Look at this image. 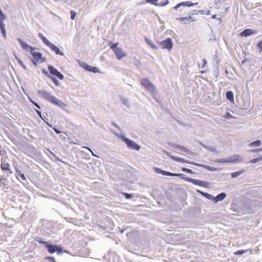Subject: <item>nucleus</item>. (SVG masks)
<instances>
[{
  "label": "nucleus",
  "mask_w": 262,
  "mask_h": 262,
  "mask_svg": "<svg viewBox=\"0 0 262 262\" xmlns=\"http://www.w3.org/2000/svg\"><path fill=\"white\" fill-rule=\"evenodd\" d=\"M145 40L146 42V43L149 45L151 48L154 49H157V47L156 45L154 43V42L149 39L147 38V37L145 38Z\"/></svg>",
  "instance_id": "28"
},
{
  "label": "nucleus",
  "mask_w": 262,
  "mask_h": 262,
  "mask_svg": "<svg viewBox=\"0 0 262 262\" xmlns=\"http://www.w3.org/2000/svg\"><path fill=\"white\" fill-rule=\"evenodd\" d=\"M260 160H262V156H260L258 158H255V159H252L250 162L251 163H255Z\"/></svg>",
  "instance_id": "35"
},
{
  "label": "nucleus",
  "mask_w": 262,
  "mask_h": 262,
  "mask_svg": "<svg viewBox=\"0 0 262 262\" xmlns=\"http://www.w3.org/2000/svg\"><path fill=\"white\" fill-rule=\"evenodd\" d=\"M245 171L244 170H240L238 171H236L232 173L231 174V177L232 178H235L241 175L242 173H243Z\"/></svg>",
  "instance_id": "32"
},
{
  "label": "nucleus",
  "mask_w": 262,
  "mask_h": 262,
  "mask_svg": "<svg viewBox=\"0 0 262 262\" xmlns=\"http://www.w3.org/2000/svg\"><path fill=\"white\" fill-rule=\"evenodd\" d=\"M48 69L51 74L57 77L59 79L62 80L64 78L63 75L53 66L49 65Z\"/></svg>",
  "instance_id": "11"
},
{
  "label": "nucleus",
  "mask_w": 262,
  "mask_h": 262,
  "mask_svg": "<svg viewBox=\"0 0 262 262\" xmlns=\"http://www.w3.org/2000/svg\"><path fill=\"white\" fill-rule=\"evenodd\" d=\"M97 183H98V182H97L95 181V182H94V183H93V185H94V186H95L96 184H97Z\"/></svg>",
  "instance_id": "57"
},
{
  "label": "nucleus",
  "mask_w": 262,
  "mask_h": 262,
  "mask_svg": "<svg viewBox=\"0 0 262 262\" xmlns=\"http://www.w3.org/2000/svg\"><path fill=\"white\" fill-rule=\"evenodd\" d=\"M224 117L227 119H229L231 118H233V116L229 113H227L225 115Z\"/></svg>",
  "instance_id": "41"
},
{
  "label": "nucleus",
  "mask_w": 262,
  "mask_h": 262,
  "mask_svg": "<svg viewBox=\"0 0 262 262\" xmlns=\"http://www.w3.org/2000/svg\"><path fill=\"white\" fill-rule=\"evenodd\" d=\"M243 161V158L242 157L238 155H234L230 157H229L228 159L225 160L224 161L225 163H236Z\"/></svg>",
  "instance_id": "10"
},
{
  "label": "nucleus",
  "mask_w": 262,
  "mask_h": 262,
  "mask_svg": "<svg viewBox=\"0 0 262 262\" xmlns=\"http://www.w3.org/2000/svg\"><path fill=\"white\" fill-rule=\"evenodd\" d=\"M5 28V25L3 23V21L0 20V28Z\"/></svg>",
  "instance_id": "49"
},
{
  "label": "nucleus",
  "mask_w": 262,
  "mask_h": 262,
  "mask_svg": "<svg viewBox=\"0 0 262 262\" xmlns=\"http://www.w3.org/2000/svg\"><path fill=\"white\" fill-rule=\"evenodd\" d=\"M18 177H19L20 178H21L24 180H26V178L25 176V174L20 172V171H16Z\"/></svg>",
  "instance_id": "36"
},
{
  "label": "nucleus",
  "mask_w": 262,
  "mask_h": 262,
  "mask_svg": "<svg viewBox=\"0 0 262 262\" xmlns=\"http://www.w3.org/2000/svg\"><path fill=\"white\" fill-rule=\"evenodd\" d=\"M57 244H54L52 243L51 242H50L49 244H48V246L46 247V249L48 251V253L50 254H54L56 252V251H57Z\"/></svg>",
  "instance_id": "17"
},
{
  "label": "nucleus",
  "mask_w": 262,
  "mask_h": 262,
  "mask_svg": "<svg viewBox=\"0 0 262 262\" xmlns=\"http://www.w3.org/2000/svg\"><path fill=\"white\" fill-rule=\"evenodd\" d=\"M159 43L162 49H167L168 51H170L173 47L172 39L170 38H167Z\"/></svg>",
  "instance_id": "8"
},
{
  "label": "nucleus",
  "mask_w": 262,
  "mask_h": 262,
  "mask_svg": "<svg viewBox=\"0 0 262 262\" xmlns=\"http://www.w3.org/2000/svg\"><path fill=\"white\" fill-rule=\"evenodd\" d=\"M48 76H49V77H50V78L52 79V80H53L54 83L56 86L59 85V82L57 81V80L55 77H52L51 76H50V75H49Z\"/></svg>",
  "instance_id": "38"
},
{
  "label": "nucleus",
  "mask_w": 262,
  "mask_h": 262,
  "mask_svg": "<svg viewBox=\"0 0 262 262\" xmlns=\"http://www.w3.org/2000/svg\"><path fill=\"white\" fill-rule=\"evenodd\" d=\"M1 167L3 170H6L11 173H12V171L10 167V164L6 161V159H4L2 161Z\"/></svg>",
  "instance_id": "21"
},
{
  "label": "nucleus",
  "mask_w": 262,
  "mask_h": 262,
  "mask_svg": "<svg viewBox=\"0 0 262 262\" xmlns=\"http://www.w3.org/2000/svg\"><path fill=\"white\" fill-rule=\"evenodd\" d=\"M34 239L38 243L42 245L46 249L50 242L44 241L42 237L39 236H36L34 237Z\"/></svg>",
  "instance_id": "22"
},
{
  "label": "nucleus",
  "mask_w": 262,
  "mask_h": 262,
  "mask_svg": "<svg viewBox=\"0 0 262 262\" xmlns=\"http://www.w3.org/2000/svg\"><path fill=\"white\" fill-rule=\"evenodd\" d=\"M31 188L32 189V190H35L34 189H33V187L32 186H30Z\"/></svg>",
  "instance_id": "61"
},
{
  "label": "nucleus",
  "mask_w": 262,
  "mask_h": 262,
  "mask_svg": "<svg viewBox=\"0 0 262 262\" xmlns=\"http://www.w3.org/2000/svg\"><path fill=\"white\" fill-rule=\"evenodd\" d=\"M161 173L162 174L166 175V176H182V174H174V173H171V172H167V171H163V170H161Z\"/></svg>",
  "instance_id": "31"
},
{
  "label": "nucleus",
  "mask_w": 262,
  "mask_h": 262,
  "mask_svg": "<svg viewBox=\"0 0 262 262\" xmlns=\"http://www.w3.org/2000/svg\"><path fill=\"white\" fill-rule=\"evenodd\" d=\"M31 183L34 185L36 188L42 190L43 191H47V186L45 184H43L42 181H30Z\"/></svg>",
  "instance_id": "16"
},
{
  "label": "nucleus",
  "mask_w": 262,
  "mask_h": 262,
  "mask_svg": "<svg viewBox=\"0 0 262 262\" xmlns=\"http://www.w3.org/2000/svg\"><path fill=\"white\" fill-rule=\"evenodd\" d=\"M57 251L56 252L57 255H60L65 252V250L63 247L61 245H57V247L56 248Z\"/></svg>",
  "instance_id": "27"
},
{
  "label": "nucleus",
  "mask_w": 262,
  "mask_h": 262,
  "mask_svg": "<svg viewBox=\"0 0 262 262\" xmlns=\"http://www.w3.org/2000/svg\"><path fill=\"white\" fill-rule=\"evenodd\" d=\"M122 140L126 144L128 148L136 150H139L140 149V146L134 141L125 137H123Z\"/></svg>",
  "instance_id": "7"
},
{
  "label": "nucleus",
  "mask_w": 262,
  "mask_h": 262,
  "mask_svg": "<svg viewBox=\"0 0 262 262\" xmlns=\"http://www.w3.org/2000/svg\"><path fill=\"white\" fill-rule=\"evenodd\" d=\"M42 96L46 100L55 105H60V103L59 102V101L55 97L51 95L50 93L48 92H44Z\"/></svg>",
  "instance_id": "9"
},
{
  "label": "nucleus",
  "mask_w": 262,
  "mask_h": 262,
  "mask_svg": "<svg viewBox=\"0 0 262 262\" xmlns=\"http://www.w3.org/2000/svg\"><path fill=\"white\" fill-rule=\"evenodd\" d=\"M261 145V141L260 140H256L250 143L251 146H259Z\"/></svg>",
  "instance_id": "33"
},
{
  "label": "nucleus",
  "mask_w": 262,
  "mask_h": 262,
  "mask_svg": "<svg viewBox=\"0 0 262 262\" xmlns=\"http://www.w3.org/2000/svg\"><path fill=\"white\" fill-rule=\"evenodd\" d=\"M258 204V201L244 196L239 200L238 205H233L231 209L234 212H236L237 213L251 214L255 213Z\"/></svg>",
  "instance_id": "1"
},
{
  "label": "nucleus",
  "mask_w": 262,
  "mask_h": 262,
  "mask_svg": "<svg viewBox=\"0 0 262 262\" xmlns=\"http://www.w3.org/2000/svg\"><path fill=\"white\" fill-rule=\"evenodd\" d=\"M17 40L19 42V43H20L22 49H23L24 50H26V51L29 50L30 51L31 50H34V48L33 47L28 45L26 42H25L21 39L18 38Z\"/></svg>",
  "instance_id": "18"
},
{
  "label": "nucleus",
  "mask_w": 262,
  "mask_h": 262,
  "mask_svg": "<svg viewBox=\"0 0 262 262\" xmlns=\"http://www.w3.org/2000/svg\"><path fill=\"white\" fill-rule=\"evenodd\" d=\"M1 31H2L3 36L5 38H6V32L5 30V28H1Z\"/></svg>",
  "instance_id": "43"
},
{
  "label": "nucleus",
  "mask_w": 262,
  "mask_h": 262,
  "mask_svg": "<svg viewBox=\"0 0 262 262\" xmlns=\"http://www.w3.org/2000/svg\"><path fill=\"white\" fill-rule=\"evenodd\" d=\"M196 191L200 193V194H201L202 195H203L204 196V194L203 193H205L206 192H204L202 190H199V189H196Z\"/></svg>",
  "instance_id": "47"
},
{
  "label": "nucleus",
  "mask_w": 262,
  "mask_h": 262,
  "mask_svg": "<svg viewBox=\"0 0 262 262\" xmlns=\"http://www.w3.org/2000/svg\"><path fill=\"white\" fill-rule=\"evenodd\" d=\"M189 182L192 183L194 185H198L204 188H211L213 186V184L208 181H189Z\"/></svg>",
  "instance_id": "14"
},
{
  "label": "nucleus",
  "mask_w": 262,
  "mask_h": 262,
  "mask_svg": "<svg viewBox=\"0 0 262 262\" xmlns=\"http://www.w3.org/2000/svg\"><path fill=\"white\" fill-rule=\"evenodd\" d=\"M20 183H21L23 185H24L26 188H28L27 186H26V183H23L21 181H19Z\"/></svg>",
  "instance_id": "53"
},
{
  "label": "nucleus",
  "mask_w": 262,
  "mask_h": 262,
  "mask_svg": "<svg viewBox=\"0 0 262 262\" xmlns=\"http://www.w3.org/2000/svg\"><path fill=\"white\" fill-rule=\"evenodd\" d=\"M203 65L202 66V67L204 68V67H206L207 62V60L205 59H203Z\"/></svg>",
  "instance_id": "48"
},
{
  "label": "nucleus",
  "mask_w": 262,
  "mask_h": 262,
  "mask_svg": "<svg viewBox=\"0 0 262 262\" xmlns=\"http://www.w3.org/2000/svg\"><path fill=\"white\" fill-rule=\"evenodd\" d=\"M261 150H262V148H258V149L253 150V151L258 152V151H260Z\"/></svg>",
  "instance_id": "51"
},
{
  "label": "nucleus",
  "mask_w": 262,
  "mask_h": 262,
  "mask_svg": "<svg viewBox=\"0 0 262 262\" xmlns=\"http://www.w3.org/2000/svg\"><path fill=\"white\" fill-rule=\"evenodd\" d=\"M45 259L49 260L51 262H55V259L53 256H47L45 257Z\"/></svg>",
  "instance_id": "37"
},
{
  "label": "nucleus",
  "mask_w": 262,
  "mask_h": 262,
  "mask_svg": "<svg viewBox=\"0 0 262 262\" xmlns=\"http://www.w3.org/2000/svg\"><path fill=\"white\" fill-rule=\"evenodd\" d=\"M177 5L173 8L176 11V15L178 17H182L184 15L187 14L188 13V10L187 8L185 7H181L182 6H179L177 8Z\"/></svg>",
  "instance_id": "12"
},
{
  "label": "nucleus",
  "mask_w": 262,
  "mask_h": 262,
  "mask_svg": "<svg viewBox=\"0 0 262 262\" xmlns=\"http://www.w3.org/2000/svg\"><path fill=\"white\" fill-rule=\"evenodd\" d=\"M98 226L99 227V228H98L99 230L100 229H102V230H106L107 228V226H102V225H98Z\"/></svg>",
  "instance_id": "45"
},
{
  "label": "nucleus",
  "mask_w": 262,
  "mask_h": 262,
  "mask_svg": "<svg viewBox=\"0 0 262 262\" xmlns=\"http://www.w3.org/2000/svg\"><path fill=\"white\" fill-rule=\"evenodd\" d=\"M1 31H2L3 36L5 38H6V32L5 30V28H1Z\"/></svg>",
  "instance_id": "42"
},
{
  "label": "nucleus",
  "mask_w": 262,
  "mask_h": 262,
  "mask_svg": "<svg viewBox=\"0 0 262 262\" xmlns=\"http://www.w3.org/2000/svg\"><path fill=\"white\" fill-rule=\"evenodd\" d=\"M257 47L259 49L260 51H262V40L259 41L257 43Z\"/></svg>",
  "instance_id": "44"
},
{
  "label": "nucleus",
  "mask_w": 262,
  "mask_h": 262,
  "mask_svg": "<svg viewBox=\"0 0 262 262\" xmlns=\"http://www.w3.org/2000/svg\"><path fill=\"white\" fill-rule=\"evenodd\" d=\"M227 194L225 192H222L217 194L216 196L212 197V202L216 204L219 202L222 201L226 197Z\"/></svg>",
  "instance_id": "15"
},
{
  "label": "nucleus",
  "mask_w": 262,
  "mask_h": 262,
  "mask_svg": "<svg viewBox=\"0 0 262 262\" xmlns=\"http://www.w3.org/2000/svg\"><path fill=\"white\" fill-rule=\"evenodd\" d=\"M198 4V3H192L189 1L182 2L177 5V8H178V7H179V6L191 7V6H194L197 5Z\"/></svg>",
  "instance_id": "26"
},
{
  "label": "nucleus",
  "mask_w": 262,
  "mask_h": 262,
  "mask_svg": "<svg viewBox=\"0 0 262 262\" xmlns=\"http://www.w3.org/2000/svg\"><path fill=\"white\" fill-rule=\"evenodd\" d=\"M165 193H166V195H168V190H167Z\"/></svg>",
  "instance_id": "60"
},
{
  "label": "nucleus",
  "mask_w": 262,
  "mask_h": 262,
  "mask_svg": "<svg viewBox=\"0 0 262 262\" xmlns=\"http://www.w3.org/2000/svg\"><path fill=\"white\" fill-rule=\"evenodd\" d=\"M69 251L68 250H65V252H64V253H69Z\"/></svg>",
  "instance_id": "58"
},
{
  "label": "nucleus",
  "mask_w": 262,
  "mask_h": 262,
  "mask_svg": "<svg viewBox=\"0 0 262 262\" xmlns=\"http://www.w3.org/2000/svg\"><path fill=\"white\" fill-rule=\"evenodd\" d=\"M37 112L39 115V116H41V112H39L38 111H37Z\"/></svg>",
  "instance_id": "59"
},
{
  "label": "nucleus",
  "mask_w": 262,
  "mask_h": 262,
  "mask_svg": "<svg viewBox=\"0 0 262 262\" xmlns=\"http://www.w3.org/2000/svg\"><path fill=\"white\" fill-rule=\"evenodd\" d=\"M125 229H126V228H124V229H120V228H119V229H120V230H119L120 232V233H123L124 232V230H125Z\"/></svg>",
  "instance_id": "52"
},
{
  "label": "nucleus",
  "mask_w": 262,
  "mask_h": 262,
  "mask_svg": "<svg viewBox=\"0 0 262 262\" xmlns=\"http://www.w3.org/2000/svg\"><path fill=\"white\" fill-rule=\"evenodd\" d=\"M118 45V43L116 42L115 43L112 44L110 46V48L113 50L117 59L120 60L124 57L126 56V53L124 52L121 48L117 47Z\"/></svg>",
  "instance_id": "4"
},
{
  "label": "nucleus",
  "mask_w": 262,
  "mask_h": 262,
  "mask_svg": "<svg viewBox=\"0 0 262 262\" xmlns=\"http://www.w3.org/2000/svg\"><path fill=\"white\" fill-rule=\"evenodd\" d=\"M31 55L33 56L32 62L36 66L37 63H42L45 61V58L42 57L41 54L39 52L31 50L30 51Z\"/></svg>",
  "instance_id": "6"
},
{
  "label": "nucleus",
  "mask_w": 262,
  "mask_h": 262,
  "mask_svg": "<svg viewBox=\"0 0 262 262\" xmlns=\"http://www.w3.org/2000/svg\"><path fill=\"white\" fill-rule=\"evenodd\" d=\"M255 33H256V31L250 29H246L240 33V35L241 36L247 37Z\"/></svg>",
  "instance_id": "23"
},
{
  "label": "nucleus",
  "mask_w": 262,
  "mask_h": 262,
  "mask_svg": "<svg viewBox=\"0 0 262 262\" xmlns=\"http://www.w3.org/2000/svg\"><path fill=\"white\" fill-rule=\"evenodd\" d=\"M190 212L194 216H198L201 213L202 209L200 206H194L190 208Z\"/></svg>",
  "instance_id": "19"
},
{
  "label": "nucleus",
  "mask_w": 262,
  "mask_h": 262,
  "mask_svg": "<svg viewBox=\"0 0 262 262\" xmlns=\"http://www.w3.org/2000/svg\"><path fill=\"white\" fill-rule=\"evenodd\" d=\"M38 36L40 37V38L42 40L43 42L46 46L49 47L52 51H54L56 54L61 56L64 55V53L60 50L59 48L58 47L51 43L48 40V39H47L46 37L44 36L41 33H39Z\"/></svg>",
  "instance_id": "3"
},
{
  "label": "nucleus",
  "mask_w": 262,
  "mask_h": 262,
  "mask_svg": "<svg viewBox=\"0 0 262 262\" xmlns=\"http://www.w3.org/2000/svg\"><path fill=\"white\" fill-rule=\"evenodd\" d=\"M168 189L169 191L172 192L174 195H178L181 203L185 201L187 193L183 187L175 184H170L168 186Z\"/></svg>",
  "instance_id": "2"
},
{
  "label": "nucleus",
  "mask_w": 262,
  "mask_h": 262,
  "mask_svg": "<svg viewBox=\"0 0 262 262\" xmlns=\"http://www.w3.org/2000/svg\"><path fill=\"white\" fill-rule=\"evenodd\" d=\"M42 72L45 74L47 75L48 74V72L47 71H46L45 70H42Z\"/></svg>",
  "instance_id": "56"
},
{
  "label": "nucleus",
  "mask_w": 262,
  "mask_h": 262,
  "mask_svg": "<svg viewBox=\"0 0 262 262\" xmlns=\"http://www.w3.org/2000/svg\"><path fill=\"white\" fill-rule=\"evenodd\" d=\"M249 251L250 252V254H252V250L250 249H246V250L242 249V250H237L234 252V254L235 255L241 256L242 255H243L245 253H246L247 252H248Z\"/></svg>",
  "instance_id": "25"
},
{
  "label": "nucleus",
  "mask_w": 262,
  "mask_h": 262,
  "mask_svg": "<svg viewBox=\"0 0 262 262\" xmlns=\"http://www.w3.org/2000/svg\"><path fill=\"white\" fill-rule=\"evenodd\" d=\"M185 180H188V181H189V180H194V179H192L191 178H185Z\"/></svg>",
  "instance_id": "54"
},
{
  "label": "nucleus",
  "mask_w": 262,
  "mask_h": 262,
  "mask_svg": "<svg viewBox=\"0 0 262 262\" xmlns=\"http://www.w3.org/2000/svg\"><path fill=\"white\" fill-rule=\"evenodd\" d=\"M134 183V181H124V183H122L123 185L128 186L131 184H133Z\"/></svg>",
  "instance_id": "40"
},
{
  "label": "nucleus",
  "mask_w": 262,
  "mask_h": 262,
  "mask_svg": "<svg viewBox=\"0 0 262 262\" xmlns=\"http://www.w3.org/2000/svg\"><path fill=\"white\" fill-rule=\"evenodd\" d=\"M83 68L86 70L90 71V72H92L94 73L99 72V69L96 67H92V66L88 65V64H85L84 66H83Z\"/></svg>",
  "instance_id": "24"
},
{
  "label": "nucleus",
  "mask_w": 262,
  "mask_h": 262,
  "mask_svg": "<svg viewBox=\"0 0 262 262\" xmlns=\"http://www.w3.org/2000/svg\"><path fill=\"white\" fill-rule=\"evenodd\" d=\"M177 19L182 21L184 22V24H189L191 22H193L195 21V19H193L192 17L189 16H185V17H177Z\"/></svg>",
  "instance_id": "20"
},
{
  "label": "nucleus",
  "mask_w": 262,
  "mask_h": 262,
  "mask_svg": "<svg viewBox=\"0 0 262 262\" xmlns=\"http://www.w3.org/2000/svg\"><path fill=\"white\" fill-rule=\"evenodd\" d=\"M118 192L122 194L126 200H130L133 197V194L118 191Z\"/></svg>",
  "instance_id": "29"
},
{
  "label": "nucleus",
  "mask_w": 262,
  "mask_h": 262,
  "mask_svg": "<svg viewBox=\"0 0 262 262\" xmlns=\"http://www.w3.org/2000/svg\"><path fill=\"white\" fill-rule=\"evenodd\" d=\"M35 105H36L37 107L39 108V106H38V104H35Z\"/></svg>",
  "instance_id": "62"
},
{
  "label": "nucleus",
  "mask_w": 262,
  "mask_h": 262,
  "mask_svg": "<svg viewBox=\"0 0 262 262\" xmlns=\"http://www.w3.org/2000/svg\"><path fill=\"white\" fill-rule=\"evenodd\" d=\"M76 15V13L75 12H74L73 10L71 11V19L72 20L75 19Z\"/></svg>",
  "instance_id": "39"
},
{
  "label": "nucleus",
  "mask_w": 262,
  "mask_h": 262,
  "mask_svg": "<svg viewBox=\"0 0 262 262\" xmlns=\"http://www.w3.org/2000/svg\"><path fill=\"white\" fill-rule=\"evenodd\" d=\"M204 196L205 198H206V199H207L208 200H210V201H212V197H213V195L208 193V192H205V193H204Z\"/></svg>",
  "instance_id": "34"
},
{
  "label": "nucleus",
  "mask_w": 262,
  "mask_h": 262,
  "mask_svg": "<svg viewBox=\"0 0 262 262\" xmlns=\"http://www.w3.org/2000/svg\"><path fill=\"white\" fill-rule=\"evenodd\" d=\"M141 84L147 89H148L150 91H155V86L149 81L147 78L143 79L141 81Z\"/></svg>",
  "instance_id": "13"
},
{
  "label": "nucleus",
  "mask_w": 262,
  "mask_h": 262,
  "mask_svg": "<svg viewBox=\"0 0 262 262\" xmlns=\"http://www.w3.org/2000/svg\"><path fill=\"white\" fill-rule=\"evenodd\" d=\"M201 73H202V74H203V73H205V71H201Z\"/></svg>",
  "instance_id": "63"
},
{
  "label": "nucleus",
  "mask_w": 262,
  "mask_h": 262,
  "mask_svg": "<svg viewBox=\"0 0 262 262\" xmlns=\"http://www.w3.org/2000/svg\"><path fill=\"white\" fill-rule=\"evenodd\" d=\"M14 181H0V189L4 190L5 192H9L10 190H15Z\"/></svg>",
  "instance_id": "5"
},
{
  "label": "nucleus",
  "mask_w": 262,
  "mask_h": 262,
  "mask_svg": "<svg viewBox=\"0 0 262 262\" xmlns=\"http://www.w3.org/2000/svg\"><path fill=\"white\" fill-rule=\"evenodd\" d=\"M53 129H54V131H55L57 134H60V133H61V132H60L59 130L57 129V128H54Z\"/></svg>",
  "instance_id": "50"
},
{
  "label": "nucleus",
  "mask_w": 262,
  "mask_h": 262,
  "mask_svg": "<svg viewBox=\"0 0 262 262\" xmlns=\"http://www.w3.org/2000/svg\"><path fill=\"white\" fill-rule=\"evenodd\" d=\"M28 189H29V190H31V189H30V187H29L28 188Z\"/></svg>",
  "instance_id": "64"
},
{
  "label": "nucleus",
  "mask_w": 262,
  "mask_h": 262,
  "mask_svg": "<svg viewBox=\"0 0 262 262\" xmlns=\"http://www.w3.org/2000/svg\"><path fill=\"white\" fill-rule=\"evenodd\" d=\"M1 20L3 21V20L5 19L6 18V16L4 15V14L3 13L2 15H0Z\"/></svg>",
  "instance_id": "46"
},
{
  "label": "nucleus",
  "mask_w": 262,
  "mask_h": 262,
  "mask_svg": "<svg viewBox=\"0 0 262 262\" xmlns=\"http://www.w3.org/2000/svg\"><path fill=\"white\" fill-rule=\"evenodd\" d=\"M226 98L230 101L233 102H234V96L232 91H228L226 93Z\"/></svg>",
  "instance_id": "30"
},
{
  "label": "nucleus",
  "mask_w": 262,
  "mask_h": 262,
  "mask_svg": "<svg viewBox=\"0 0 262 262\" xmlns=\"http://www.w3.org/2000/svg\"><path fill=\"white\" fill-rule=\"evenodd\" d=\"M216 15H213L212 17V18L213 19H216Z\"/></svg>",
  "instance_id": "55"
}]
</instances>
